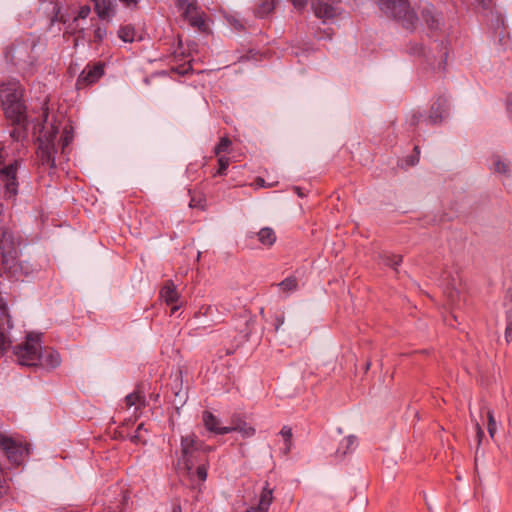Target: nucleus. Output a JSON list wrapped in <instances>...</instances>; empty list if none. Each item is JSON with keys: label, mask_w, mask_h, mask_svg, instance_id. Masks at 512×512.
<instances>
[{"label": "nucleus", "mask_w": 512, "mask_h": 512, "mask_svg": "<svg viewBox=\"0 0 512 512\" xmlns=\"http://www.w3.org/2000/svg\"><path fill=\"white\" fill-rule=\"evenodd\" d=\"M142 430H145L146 429L144 428V424L141 423L137 426L135 432L131 435H127V438L134 444H139V443H145L146 441L143 440L142 438V435H141V431Z\"/></svg>", "instance_id": "obj_35"}, {"label": "nucleus", "mask_w": 512, "mask_h": 512, "mask_svg": "<svg viewBox=\"0 0 512 512\" xmlns=\"http://www.w3.org/2000/svg\"><path fill=\"white\" fill-rule=\"evenodd\" d=\"M38 364L54 369L61 364V357L58 351L51 347H41Z\"/></svg>", "instance_id": "obj_20"}, {"label": "nucleus", "mask_w": 512, "mask_h": 512, "mask_svg": "<svg viewBox=\"0 0 512 512\" xmlns=\"http://www.w3.org/2000/svg\"><path fill=\"white\" fill-rule=\"evenodd\" d=\"M343 449H346V446H342L341 443L339 444V447L337 448L336 450V454L338 456H341V452L343 451Z\"/></svg>", "instance_id": "obj_54"}, {"label": "nucleus", "mask_w": 512, "mask_h": 512, "mask_svg": "<svg viewBox=\"0 0 512 512\" xmlns=\"http://www.w3.org/2000/svg\"><path fill=\"white\" fill-rule=\"evenodd\" d=\"M160 297L167 305L178 303L180 295L174 285L173 281L168 280L160 291Z\"/></svg>", "instance_id": "obj_21"}, {"label": "nucleus", "mask_w": 512, "mask_h": 512, "mask_svg": "<svg viewBox=\"0 0 512 512\" xmlns=\"http://www.w3.org/2000/svg\"><path fill=\"white\" fill-rule=\"evenodd\" d=\"M0 311H1V314L2 315H5L6 318H7V326L8 328H12V324H11V317L10 315L8 314V308L5 304H1L0 305Z\"/></svg>", "instance_id": "obj_46"}, {"label": "nucleus", "mask_w": 512, "mask_h": 512, "mask_svg": "<svg viewBox=\"0 0 512 512\" xmlns=\"http://www.w3.org/2000/svg\"><path fill=\"white\" fill-rule=\"evenodd\" d=\"M3 272L8 277L16 281H24L39 271V265L36 262L28 260H14L12 263L2 266Z\"/></svg>", "instance_id": "obj_7"}, {"label": "nucleus", "mask_w": 512, "mask_h": 512, "mask_svg": "<svg viewBox=\"0 0 512 512\" xmlns=\"http://www.w3.org/2000/svg\"><path fill=\"white\" fill-rule=\"evenodd\" d=\"M171 512H182L181 505L179 503L172 506Z\"/></svg>", "instance_id": "obj_51"}, {"label": "nucleus", "mask_w": 512, "mask_h": 512, "mask_svg": "<svg viewBox=\"0 0 512 512\" xmlns=\"http://www.w3.org/2000/svg\"><path fill=\"white\" fill-rule=\"evenodd\" d=\"M422 17L427 24V26L434 30L437 29L440 25V19L435 13L433 8H425L422 11Z\"/></svg>", "instance_id": "obj_26"}, {"label": "nucleus", "mask_w": 512, "mask_h": 512, "mask_svg": "<svg viewBox=\"0 0 512 512\" xmlns=\"http://www.w3.org/2000/svg\"><path fill=\"white\" fill-rule=\"evenodd\" d=\"M448 100L444 97H438L432 105L427 118L430 124L440 123L447 116Z\"/></svg>", "instance_id": "obj_18"}, {"label": "nucleus", "mask_w": 512, "mask_h": 512, "mask_svg": "<svg viewBox=\"0 0 512 512\" xmlns=\"http://www.w3.org/2000/svg\"><path fill=\"white\" fill-rule=\"evenodd\" d=\"M94 11L101 20H110L116 12L115 0H91Z\"/></svg>", "instance_id": "obj_19"}, {"label": "nucleus", "mask_w": 512, "mask_h": 512, "mask_svg": "<svg viewBox=\"0 0 512 512\" xmlns=\"http://www.w3.org/2000/svg\"><path fill=\"white\" fill-rule=\"evenodd\" d=\"M106 28L97 26L94 30V40L101 42L106 37Z\"/></svg>", "instance_id": "obj_40"}, {"label": "nucleus", "mask_w": 512, "mask_h": 512, "mask_svg": "<svg viewBox=\"0 0 512 512\" xmlns=\"http://www.w3.org/2000/svg\"><path fill=\"white\" fill-rule=\"evenodd\" d=\"M190 193V201H189V207L190 208H197L202 211H204L207 207V199L204 194L201 192H191Z\"/></svg>", "instance_id": "obj_27"}, {"label": "nucleus", "mask_w": 512, "mask_h": 512, "mask_svg": "<svg viewBox=\"0 0 512 512\" xmlns=\"http://www.w3.org/2000/svg\"><path fill=\"white\" fill-rule=\"evenodd\" d=\"M507 111L512 118V94L507 97Z\"/></svg>", "instance_id": "obj_48"}, {"label": "nucleus", "mask_w": 512, "mask_h": 512, "mask_svg": "<svg viewBox=\"0 0 512 512\" xmlns=\"http://www.w3.org/2000/svg\"><path fill=\"white\" fill-rule=\"evenodd\" d=\"M487 418H488L487 430H488L490 437L493 438L495 435V432H496V421L494 419L493 411L488 410Z\"/></svg>", "instance_id": "obj_37"}, {"label": "nucleus", "mask_w": 512, "mask_h": 512, "mask_svg": "<svg viewBox=\"0 0 512 512\" xmlns=\"http://www.w3.org/2000/svg\"><path fill=\"white\" fill-rule=\"evenodd\" d=\"M477 429H478V436H482L483 435V431L482 429L480 428V426L477 424Z\"/></svg>", "instance_id": "obj_59"}, {"label": "nucleus", "mask_w": 512, "mask_h": 512, "mask_svg": "<svg viewBox=\"0 0 512 512\" xmlns=\"http://www.w3.org/2000/svg\"><path fill=\"white\" fill-rule=\"evenodd\" d=\"M91 13V8L88 5H83L79 8L77 15L73 18L72 22L69 24L68 28L70 33L77 36V39H85L86 28L80 24L81 20H85L89 14Z\"/></svg>", "instance_id": "obj_16"}, {"label": "nucleus", "mask_w": 512, "mask_h": 512, "mask_svg": "<svg viewBox=\"0 0 512 512\" xmlns=\"http://www.w3.org/2000/svg\"><path fill=\"white\" fill-rule=\"evenodd\" d=\"M479 4H481L484 8H489L490 1L487 0H476Z\"/></svg>", "instance_id": "obj_52"}, {"label": "nucleus", "mask_w": 512, "mask_h": 512, "mask_svg": "<svg viewBox=\"0 0 512 512\" xmlns=\"http://www.w3.org/2000/svg\"><path fill=\"white\" fill-rule=\"evenodd\" d=\"M198 443L201 444V447H200V445H197V448H200L199 449L200 453L209 458V454H210V452H212L213 448L209 445H206L203 441H201L199 439H198Z\"/></svg>", "instance_id": "obj_41"}, {"label": "nucleus", "mask_w": 512, "mask_h": 512, "mask_svg": "<svg viewBox=\"0 0 512 512\" xmlns=\"http://www.w3.org/2000/svg\"><path fill=\"white\" fill-rule=\"evenodd\" d=\"M378 6L386 16L396 20L406 30L416 29L418 17L408 0H378Z\"/></svg>", "instance_id": "obj_3"}, {"label": "nucleus", "mask_w": 512, "mask_h": 512, "mask_svg": "<svg viewBox=\"0 0 512 512\" xmlns=\"http://www.w3.org/2000/svg\"><path fill=\"white\" fill-rule=\"evenodd\" d=\"M293 191L301 198L306 196V194L303 192V189L299 186H294Z\"/></svg>", "instance_id": "obj_50"}, {"label": "nucleus", "mask_w": 512, "mask_h": 512, "mask_svg": "<svg viewBox=\"0 0 512 512\" xmlns=\"http://www.w3.org/2000/svg\"><path fill=\"white\" fill-rule=\"evenodd\" d=\"M198 436L191 433L180 439L181 456L177 460L179 470L183 471L190 481L204 483L208 476L209 459L197 448Z\"/></svg>", "instance_id": "obj_1"}, {"label": "nucleus", "mask_w": 512, "mask_h": 512, "mask_svg": "<svg viewBox=\"0 0 512 512\" xmlns=\"http://www.w3.org/2000/svg\"><path fill=\"white\" fill-rule=\"evenodd\" d=\"M231 424L232 426H224L222 433L228 434L237 431L241 433L244 438H250L256 433V429L252 426H249L247 422L239 415H233L231 417Z\"/></svg>", "instance_id": "obj_15"}, {"label": "nucleus", "mask_w": 512, "mask_h": 512, "mask_svg": "<svg viewBox=\"0 0 512 512\" xmlns=\"http://www.w3.org/2000/svg\"><path fill=\"white\" fill-rule=\"evenodd\" d=\"M509 163L510 162H493V169L499 174L506 175L510 171Z\"/></svg>", "instance_id": "obj_38"}, {"label": "nucleus", "mask_w": 512, "mask_h": 512, "mask_svg": "<svg viewBox=\"0 0 512 512\" xmlns=\"http://www.w3.org/2000/svg\"><path fill=\"white\" fill-rule=\"evenodd\" d=\"M231 144L232 143L229 138H221L219 143L215 146V154L219 156L221 153H229Z\"/></svg>", "instance_id": "obj_33"}, {"label": "nucleus", "mask_w": 512, "mask_h": 512, "mask_svg": "<svg viewBox=\"0 0 512 512\" xmlns=\"http://www.w3.org/2000/svg\"><path fill=\"white\" fill-rule=\"evenodd\" d=\"M202 421L205 428L214 434L217 435H225L226 433H222L223 427L219 425V419L210 411L205 410L202 413Z\"/></svg>", "instance_id": "obj_22"}, {"label": "nucleus", "mask_w": 512, "mask_h": 512, "mask_svg": "<svg viewBox=\"0 0 512 512\" xmlns=\"http://www.w3.org/2000/svg\"><path fill=\"white\" fill-rule=\"evenodd\" d=\"M357 438L353 435L347 436L342 439L341 445L346 446V449H343L341 452V457L346 455L349 450L352 449V447L356 444Z\"/></svg>", "instance_id": "obj_36"}, {"label": "nucleus", "mask_w": 512, "mask_h": 512, "mask_svg": "<svg viewBox=\"0 0 512 512\" xmlns=\"http://www.w3.org/2000/svg\"><path fill=\"white\" fill-rule=\"evenodd\" d=\"M20 240L15 237L13 230L0 226V266L7 265L19 256Z\"/></svg>", "instance_id": "obj_6"}, {"label": "nucleus", "mask_w": 512, "mask_h": 512, "mask_svg": "<svg viewBox=\"0 0 512 512\" xmlns=\"http://www.w3.org/2000/svg\"><path fill=\"white\" fill-rule=\"evenodd\" d=\"M417 162H414V161H411V162H405L406 166L408 167H412L416 164Z\"/></svg>", "instance_id": "obj_58"}, {"label": "nucleus", "mask_w": 512, "mask_h": 512, "mask_svg": "<svg viewBox=\"0 0 512 512\" xmlns=\"http://www.w3.org/2000/svg\"><path fill=\"white\" fill-rule=\"evenodd\" d=\"M505 340L507 343L512 341V308L506 312Z\"/></svg>", "instance_id": "obj_34"}, {"label": "nucleus", "mask_w": 512, "mask_h": 512, "mask_svg": "<svg viewBox=\"0 0 512 512\" xmlns=\"http://www.w3.org/2000/svg\"><path fill=\"white\" fill-rule=\"evenodd\" d=\"M125 7L135 9L138 7L140 0H119Z\"/></svg>", "instance_id": "obj_43"}, {"label": "nucleus", "mask_w": 512, "mask_h": 512, "mask_svg": "<svg viewBox=\"0 0 512 512\" xmlns=\"http://www.w3.org/2000/svg\"><path fill=\"white\" fill-rule=\"evenodd\" d=\"M218 163H219V168L216 171V173L214 174V176L225 175L226 174V170L229 167L230 162H218Z\"/></svg>", "instance_id": "obj_42"}, {"label": "nucleus", "mask_w": 512, "mask_h": 512, "mask_svg": "<svg viewBox=\"0 0 512 512\" xmlns=\"http://www.w3.org/2000/svg\"><path fill=\"white\" fill-rule=\"evenodd\" d=\"M41 165L43 166H47L50 170H53V169H56L58 166H57V162H54V161H51V162H41Z\"/></svg>", "instance_id": "obj_49"}, {"label": "nucleus", "mask_w": 512, "mask_h": 512, "mask_svg": "<svg viewBox=\"0 0 512 512\" xmlns=\"http://www.w3.org/2000/svg\"><path fill=\"white\" fill-rule=\"evenodd\" d=\"M280 435L284 438L285 441V450L288 453L292 447V429L291 427L284 425L280 430Z\"/></svg>", "instance_id": "obj_32"}, {"label": "nucleus", "mask_w": 512, "mask_h": 512, "mask_svg": "<svg viewBox=\"0 0 512 512\" xmlns=\"http://www.w3.org/2000/svg\"><path fill=\"white\" fill-rule=\"evenodd\" d=\"M275 8V0H262L256 9V15L258 17H266Z\"/></svg>", "instance_id": "obj_29"}, {"label": "nucleus", "mask_w": 512, "mask_h": 512, "mask_svg": "<svg viewBox=\"0 0 512 512\" xmlns=\"http://www.w3.org/2000/svg\"><path fill=\"white\" fill-rule=\"evenodd\" d=\"M414 150L418 153V146H415Z\"/></svg>", "instance_id": "obj_62"}, {"label": "nucleus", "mask_w": 512, "mask_h": 512, "mask_svg": "<svg viewBox=\"0 0 512 512\" xmlns=\"http://www.w3.org/2000/svg\"><path fill=\"white\" fill-rule=\"evenodd\" d=\"M273 499V489L270 488L268 482H265V485L260 492L257 505L250 506L245 510V512H268Z\"/></svg>", "instance_id": "obj_17"}, {"label": "nucleus", "mask_w": 512, "mask_h": 512, "mask_svg": "<svg viewBox=\"0 0 512 512\" xmlns=\"http://www.w3.org/2000/svg\"><path fill=\"white\" fill-rule=\"evenodd\" d=\"M68 143H69V137H68V136H66V137L64 138V142H63V149L65 148V146H66V145H68Z\"/></svg>", "instance_id": "obj_56"}, {"label": "nucleus", "mask_w": 512, "mask_h": 512, "mask_svg": "<svg viewBox=\"0 0 512 512\" xmlns=\"http://www.w3.org/2000/svg\"><path fill=\"white\" fill-rule=\"evenodd\" d=\"M0 100L7 118L15 124L26 120L25 106L22 101V90L17 82H10L0 86Z\"/></svg>", "instance_id": "obj_2"}, {"label": "nucleus", "mask_w": 512, "mask_h": 512, "mask_svg": "<svg viewBox=\"0 0 512 512\" xmlns=\"http://www.w3.org/2000/svg\"><path fill=\"white\" fill-rule=\"evenodd\" d=\"M171 393L174 398L171 400L177 414H180V408L186 403L188 395L186 391L182 390V380L176 383L175 386H171Z\"/></svg>", "instance_id": "obj_23"}, {"label": "nucleus", "mask_w": 512, "mask_h": 512, "mask_svg": "<svg viewBox=\"0 0 512 512\" xmlns=\"http://www.w3.org/2000/svg\"><path fill=\"white\" fill-rule=\"evenodd\" d=\"M34 44L29 41H15L5 50V58L13 64L27 63Z\"/></svg>", "instance_id": "obj_9"}, {"label": "nucleus", "mask_w": 512, "mask_h": 512, "mask_svg": "<svg viewBox=\"0 0 512 512\" xmlns=\"http://www.w3.org/2000/svg\"><path fill=\"white\" fill-rule=\"evenodd\" d=\"M423 47L420 44H412L409 46V53L412 55L423 53Z\"/></svg>", "instance_id": "obj_45"}, {"label": "nucleus", "mask_w": 512, "mask_h": 512, "mask_svg": "<svg viewBox=\"0 0 512 512\" xmlns=\"http://www.w3.org/2000/svg\"><path fill=\"white\" fill-rule=\"evenodd\" d=\"M292 5L294 6L295 9L297 10H303L307 3H308V0H290Z\"/></svg>", "instance_id": "obj_44"}, {"label": "nucleus", "mask_w": 512, "mask_h": 512, "mask_svg": "<svg viewBox=\"0 0 512 512\" xmlns=\"http://www.w3.org/2000/svg\"><path fill=\"white\" fill-rule=\"evenodd\" d=\"M506 298L512 302V288H509L506 292Z\"/></svg>", "instance_id": "obj_55"}, {"label": "nucleus", "mask_w": 512, "mask_h": 512, "mask_svg": "<svg viewBox=\"0 0 512 512\" xmlns=\"http://www.w3.org/2000/svg\"><path fill=\"white\" fill-rule=\"evenodd\" d=\"M277 286L285 293L294 292L298 289V279L295 276L286 277Z\"/></svg>", "instance_id": "obj_28"}, {"label": "nucleus", "mask_w": 512, "mask_h": 512, "mask_svg": "<svg viewBox=\"0 0 512 512\" xmlns=\"http://www.w3.org/2000/svg\"><path fill=\"white\" fill-rule=\"evenodd\" d=\"M41 350L40 336L28 333L26 341L14 348L17 362L22 366L38 365Z\"/></svg>", "instance_id": "obj_5"}, {"label": "nucleus", "mask_w": 512, "mask_h": 512, "mask_svg": "<svg viewBox=\"0 0 512 512\" xmlns=\"http://www.w3.org/2000/svg\"><path fill=\"white\" fill-rule=\"evenodd\" d=\"M125 404L127 408H131L132 406H136V409L141 407H145L146 399L143 392L139 391V389L134 392L128 394L125 397Z\"/></svg>", "instance_id": "obj_25"}, {"label": "nucleus", "mask_w": 512, "mask_h": 512, "mask_svg": "<svg viewBox=\"0 0 512 512\" xmlns=\"http://www.w3.org/2000/svg\"><path fill=\"white\" fill-rule=\"evenodd\" d=\"M171 306H172V307H171V314H174L176 311H178V310L180 309L181 304H177V303H175V304H173V305H171Z\"/></svg>", "instance_id": "obj_53"}, {"label": "nucleus", "mask_w": 512, "mask_h": 512, "mask_svg": "<svg viewBox=\"0 0 512 512\" xmlns=\"http://www.w3.org/2000/svg\"><path fill=\"white\" fill-rule=\"evenodd\" d=\"M119 38L124 42H133L135 37V29L130 26H123L118 31Z\"/></svg>", "instance_id": "obj_30"}, {"label": "nucleus", "mask_w": 512, "mask_h": 512, "mask_svg": "<svg viewBox=\"0 0 512 512\" xmlns=\"http://www.w3.org/2000/svg\"><path fill=\"white\" fill-rule=\"evenodd\" d=\"M23 123H21L22 125ZM20 126V124H17ZM23 136V131L21 127H15L10 132V137L12 138L11 144L6 147L4 145H0V159L4 160L6 158L13 157L15 160H21L24 151L23 145L20 143V139Z\"/></svg>", "instance_id": "obj_10"}, {"label": "nucleus", "mask_w": 512, "mask_h": 512, "mask_svg": "<svg viewBox=\"0 0 512 512\" xmlns=\"http://www.w3.org/2000/svg\"><path fill=\"white\" fill-rule=\"evenodd\" d=\"M10 344L11 341L0 331V356L6 352Z\"/></svg>", "instance_id": "obj_39"}, {"label": "nucleus", "mask_w": 512, "mask_h": 512, "mask_svg": "<svg viewBox=\"0 0 512 512\" xmlns=\"http://www.w3.org/2000/svg\"><path fill=\"white\" fill-rule=\"evenodd\" d=\"M255 236L258 238V241L262 245L267 246V247L272 246L276 241V234H275L274 230L270 227H264L259 232H257V233L251 232L248 235L249 238H253Z\"/></svg>", "instance_id": "obj_24"}, {"label": "nucleus", "mask_w": 512, "mask_h": 512, "mask_svg": "<svg viewBox=\"0 0 512 512\" xmlns=\"http://www.w3.org/2000/svg\"><path fill=\"white\" fill-rule=\"evenodd\" d=\"M0 446L8 459L16 465L21 464L24 453L28 454L29 452L27 447L7 436H0Z\"/></svg>", "instance_id": "obj_11"}, {"label": "nucleus", "mask_w": 512, "mask_h": 512, "mask_svg": "<svg viewBox=\"0 0 512 512\" xmlns=\"http://www.w3.org/2000/svg\"><path fill=\"white\" fill-rule=\"evenodd\" d=\"M104 68L101 63L95 64L93 66H87L79 75L76 86L78 89L83 88L84 86L91 85L97 82L103 75Z\"/></svg>", "instance_id": "obj_14"}, {"label": "nucleus", "mask_w": 512, "mask_h": 512, "mask_svg": "<svg viewBox=\"0 0 512 512\" xmlns=\"http://www.w3.org/2000/svg\"><path fill=\"white\" fill-rule=\"evenodd\" d=\"M177 5L179 8L183 9V15L191 26L199 29L205 26L204 18L197 10L196 1L177 0Z\"/></svg>", "instance_id": "obj_12"}, {"label": "nucleus", "mask_w": 512, "mask_h": 512, "mask_svg": "<svg viewBox=\"0 0 512 512\" xmlns=\"http://www.w3.org/2000/svg\"><path fill=\"white\" fill-rule=\"evenodd\" d=\"M211 310H212V308L209 306V307L207 308L206 313H209Z\"/></svg>", "instance_id": "obj_61"}, {"label": "nucleus", "mask_w": 512, "mask_h": 512, "mask_svg": "<svg viewBox=\"0 0 512 512\" xmlns=\"http://www.w3.org/2000/svg\"><path fill=\"white\" fill-rule=\"evenodd\" d=\"M370 366H371V362L367 361L366 364H365V371L366 372L370 369Z\"/></svg>", "instance_id": "obj_57"}, {"label": "nucleus", "mask_w": 512, "mask_h": 512, "mask_svg": "<svg viewBox=\"0 0 512 512\" xmlns=\"http://www.w3.org/2000/svg\"><path fill=\"white\" fill-rule=\"evenodd\" d=\"M312 8L315 16L324 21L333 19L341 13L339 7L335 6L331 0H314Z\"/></svg>", "instance_id": "obj_13"}, {"label": "nucleus", "mask_w": 512, "mask_h": 512, "mask_svg": "<svg viewBox=\"0 0 512 512\" xmlns=\"http://www.w3.org/2000/svg\"><path fill=\"white\" fill-rule=\"evenodd\" d=\"M20 162H11L8 166L0 168V180L4 183V196L14 199L18 194L17 169Z\"/></svg>", "instance_id": "obj_8"}, {"label": "nucleus", "mask_w": 512, "mask_h": 512, "mask_svg": "<svg viewBox=\"0 0 512 512\" xmlns=\"http://www.w3.org/2000/svg\"><path fill=\"white\" fill-rule=\"evenodd\" d=\"M43 121L45 123L38 124L34 127V133L37 136V154L40 160H55L56 150L54 147V140L58 134V127L54 124L46 125L48 119L47 108L43 111Z\"/></svg>", "instance_id": "obj_4"}, {"label": "nucleus", "mask_w": 512, "mask_h": 512, "mask_svg": "<svg viewBox=\"0 0 512 512\" xmlns=\"http://www.w3.org/2000/svg\"><path fill=\"white\" fill-rule=\"evenodd\" d=\"M382 261L384 265L389 266L396 271L397 266H399L402 263V256L394 254L384 255L382 256Z\"/></svg>", "instance_id": "obj_31"}, {"label": "nucleus", "mask_w": 512, "mask_h": 512, "mask_svg": "<svg viewBox=\"0 0 512 512\" xmlns=\"http://www.w3.org/2000/svg\"><path fill=\"white\" fill-rule=\"evenodd\" d=\"M284 323V316L282 314L275 316V331H278L281 325Z\"/></svg>", "instance_id": "obj_47"}, {"label": "nucleus", "mask_w": 512, "mask_h": 512, "mask_svg": "<svg viewBox=\"0 0 512 512\" xmlns=\"http://www.w3.org/2000/svg\"><path fill=\"white\" fill-rule=\"evenodd\" d=\"M257 182H258L261 186H264V179H262V178H258V179H257Z\"/></svg>", "instance_id": "obj_60"}]
</instances>
